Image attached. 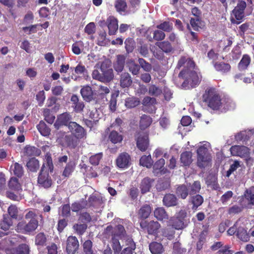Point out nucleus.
<instances>
[{
  "label": "nucleus",
  "mask_w": 254,
  "mask_h": 254,
  "mask_svg": "<svg viewBox=\"0 0 254 254\" xmlns=\"http://www.w3.org/2000/svg\"><path fill=\"white\" fill-rule=\"evenodd\" d=\"M195 66L194 62L188 56H182L178 61L177 68H184L179 74V77L184 79L182 84L183 88H193L199 83L200 80L198 74L194 70Z\"/></svg>",
  "instance_id": "1"
},
{
  "label": "nucleus",
  "mask_w": 254,
  "mask_h": 254,
  "mask_svg": "<svg viewBox=\"0 0 254 254\" xmlns=\"http://www.w3.org/2000/svg\"><path fill=\"white\" fill-rule=\"evenodd\" d=\"M202 101L213 110H218L222 105V99L218 90L212 86L207 87L202 96Z\"/></svg>",
  "instance_id": "2"
},
{
  "label": "nucleus",
  "mask_w": 254,
  "mask_h": 254,
  "mask_svg": "<svg viewBox=\"0 0 254 254\" xmlns=\"http://www.w3.org/2000/svg\"><path fill=\"white\" fill-rule=\"evenodd\" d=\"M197 165L200 168H204L211 161V156L209 153L208 148L205 145H202L197 148Z\"/></svg>",
  "instance_id": "3"
},
{
  "label": "nucleus",
  "mask_w": 254,
  "mask_h": 254,
  "mask_svg": "<svg viewBox=\"0 0 254 254\" xmlns=\"http://www.w3.org/2000/svg\"><path fill=\"white\" fill-rule=\"evenodd\" d=\"M38 226V221L37 219L30 220L28 223L25 221H21L17 224L16 230L18 232L28 234L34 231Z\"/></svg>",
  "instance_id": "4"
},
{
  "label": "nucleus",
  "mask_w": 254,
  "mask_h": 254,
  "mask_svg": "<svg viewBox=\"0 0 254 254\" xmlns=\"http://www.w3.org/2000/svg\"><path fill=\"white\" fill-rule=\"evenodd\" d=\"M105 233L107 235L111 234L112 237L120 239H124L125 241L127 238H131L127 235L125 227L121 224L116 225L114 227L111 225L108 226L105 229Z\"/></svg>",
  "instance_id": "5"
},
{
  "label": "nucleus",
  "mask_w": 254,
  "mask_h": 254,
  "mask_svg": "<svg viewBox=\"0 0 254 254\" xmlns=\"http://www.w3.org/2000/svg\"><path fill=\"white\" fill-rule=\"evenodd\" d=\"M187 213L184 210H180L175 217H171L169 222L171 225L176 230H182L186 227L185 218Z\"/></svg>",
  "instance_id": "6"
},
{
  "label": "nucleus",
  "mask_w": 254,
  "mask_h": 254,
  "mask_svg": "<svg viewBox=\"0 0 254 254\" xmlns=\"http://www.w3.org/2000/svg\"><path fill=\"white\" fill-rule=\"evenodd\" d=\"M247 6V3L244 0H239L237 6L232 10V12L237 20L231 19L233 23L240 24L245 16L244 12Z\"/></svg>",
  "instance_id": "7"
},
{
  "label": "nucleus",
  "mask_w": 254,
  "mask_h": 254,
  "mask_svg": "<svg viewBox=\"0 0 254 254\" xmlns=\"http://www.w3.org/2000/svg\"><path fill=\"white\" fill-rule=\"evenodd\" d=\"M44 168L45 164H43L38 177L37 183L39 186L49 189L52 186L53 181L49 172L45 171Z\"/></svg>",
  "instance_id": "8"
},
{
  "label": "nucleus",
  "mask_w": 254,
  "mask_h": 254,
  "mask_svg": "<svg viewBox=\"0 0 254 254\" xmlns=\"http://www.w3.org/2000/svg\"><path fill=\"white\" fill-rule=\"evenodd\" d=\"M148 133L138 131L135 135L137 147L141 151H145L149 146Z\"/></svg>",
  "instance_id": "9"
},
{
  "label": "nucleus",
  "mask_w": 254,
  "mask_h": 254,
  "mask_svg": "<svg viewBox=\"0 0 254 254\" xmlns=\"http://www.w3.org/2000/svg\"><path fill=\"white\" fill-rule=\"evenodd\" d=\"M139 224L140 227L143 230H146L150 235L157 234L158 229L160 227V225L157 221H151L148 222L145 220H142Z\"/></svg>",
  "instance_id": "10"
},
{
  "label": "nucleus",
  "mask_w": 254,
  "mask_h": 254,
  "mask_svg": "<svg viewBox=\"0 0 254 254\" xmlns=\"http://www.w3.org/2000/svg\"><path fill=\"white\" fill-rule=\"evenodd\" d=\"M116 165L121 169H127L131 165V157L127 152L120 153L116 160Z\"/></svg>",
  "instance_id": "11"
},
{
  "label": "nucleus",
  "mask_w": 254,
  "mask_h": 254,
  "mask_svg": "<svg viewBox=\"0 0 254 254\" xmlns=\"http://www.w3.org/2000/svg\"><path fill=\"white\" fill-rule=\"evenodd\" d=\"M68 129L72 135L79 139L83 138L86 135L84 128L76 122H70L69 124Z\"/></svg>",
  "instance_id": "12"
},
{
  "label": "nucleus",
  "mask_w": 254,
  "mask_h": 254,
  "mask_svg": "<svg viewBox=\"0 0 254 254\" xmlns=\"http://www.w3.org/2000/svg\"><path fill=\"white\" fill-rule=\"evenodd\" d=\"M79 242L75 236H70L66 240V252L67 254H75L79 248Z\"/></svg>",
  "instance_id": "13"
},
{
  "label": "nucleus",
  "mask_w": 254,
  "mask_h": 254,
  "mask_svg": "<svg viewBox=\"0 0 254 254\" xmlns=\"http://www.w3.org/2000/svg\"><path fill=\"white\" fill-rule=\"evenodd\" d=\"M230 150L233 156L247 157L250 155L249 149L245 146L234 145L231 146Z\"/></svg>",
  "instance_id": "14"
},
{
  "label": "nucleus",
  "mask_w": 254,
  "mask_h": 254,
  "mask_svg": "<svg viewBox=\"0 0 254 254\" xmlns=\"http://www.w3.org/2000/svg\"><path fill=\"white\" fill-rule=\"evenodd\" d=\"M154 180L148 177L143 178L139 185V188L142 194H145L150 191Z\"/></svg>",
  "instance_id": "15"
},
{
  "label": "nucleus",
  "mask_w": 254,
  "mask_h": 254,
  "mask_svg": "<svg viewBox=\"0 0 254 254\" xmlns=\"http://www.w3.org/2000/svg\"><path fill=\"white\" fill-rule=\"evenodd\" d=\"M163 203L166 207H173L178 205V199L175 194L172 193L166 194L163 198Z\"/></svg>",
  "instance_id": "16"
},
{
  "label": "nucleus",
  "mask_w": 254,
  "mask_h": 254,
  "mask_svg": "<svg viewBox=\"0 0 254 254\" xmlns=\"http://www.w3.org/2000/svg\"><path fill=\"white\" fill-rule=\"evenodd\" d=\"M80 94L83 99L89 102L94 99V93L92 88L89 85L83 86L80 90Z\"/></svg>",
  "instance_id": "17"
},
{
  "label": "nucleus",
  "mask_w": 254,
  "mask_h": 254,
  "mask_svg": "<svg viewBox=\"0 0 254 254\" xmlns=\"http://www.w3.org/2000/svg\"><path fill=\"white\" fill-rule=\"evenodd\" d=\"M203 197L198 194L191 196L189 200V202L192 205L191 209L193 211H196L198 207L203 203Z\"/></svg>",
  "instance_id": "18"
},
{
  "label": "nucleus",
  "mask_w": 254,
  "mask_h": 254,
  "mask_svg": "<svg viewBox=\"0 0 254 254\" xmlns=\"http://www.w3.org/2000/svg\"><path fill=\"white\" fill-rule=\"evenodd\" d=\"M176 194L177 197L182 199L187 198L189 193V188L185 185H179L176 189Z\"/></svg>",
  "instance_id": "19"
},
{
  "label": "nucleus",
  "mask_w": 254,
  "mask_h": 254,
  "mask_svg": "<svg viewBox=\"0 0 254 254\" xmlns=\"http://www.w3.org/2000/svg\"><path fill=\"white\" fill-rule=\"evenodd\" d=\"M155 45L166 54L170 53L174 50L172 44L168 41L157 42L155 43Z\"/></svg>",
  "instance_id": "20"
},
{
  "label": "nucleus",
  "mask_w": 254,
  "mask_h": 254,
  "mask_svg": "<svg viewBox=\"0 0 254 254\" xmlns=\"http://www.w3.org/2000/svg\"><path fill=\"white\" fill-rule=\"evenodd\" d=\"M126 247L122 251L121 254H133L136 249V245L131 238H127L125 241Z\"/></svg>",
  "instance_id": "21"
},
{
  "label": "nucleus",
  "mask_w": 254,
  "mask_h": 254,
  "mask_svg": "<svg viewBox=\"0 0 254 254\" xmlns=\"http://www.w3.org/2000/svg\"><path fill=\"white\" fill-rule=\"evenodd\" d=\"M70 100L73 104L72 107L75 112L80 113L83 110L85 107L84 104L82 101H79V98L76 95H72Z\"/></svg>",
  "instance_id": "22"
},
{
  "label": "nucleus",
  "mask_w": 254,
  "mask_h": 254,
  "mask_svg": "<svg viewBox=\"0 0 254 254\" xmlns=\"http://www.w3.org/2000/svg\"><path fill=\"white\" fill-rule=\"evenodd\" d=\"M79 139L74 135L69 134L65 136L64 141L67 147L71 149H74L78 144Z\"/></svg>",
  "instance_id": "23"
},
{
  "label": "nucleus",
  "mask_w": 254,
  "mask_h": 254,
  "mask_svg": "<svg viewBox=\"0 0 254 254\" xmlns=\"http://www.w3.org/2000/svg\"><path fill=\"white\" fill-rule=\"evenodd\" d=\"M120 86L122 88L129 87L132 83V78L128 72H123L120 75Z\"/></svg>",
  "instance_id": "24"
},
{
  "label": "nucleus",
  "mask_w": 254,
  "mask_h": 254,
  "mask_svg": "<svg viewBox=\"0 0 254 254\" xmlns=\"http://www.w3.org/2000/svg\"><path fill=\"white\" fill-rule=\"evenodd\" d=\"M192 153L190 151H185L181 153L180 156L181 163L184 166H189L192 163Z\"/></svg>",
  "instance_id": "25"
},
{
  "label": "nucleus",
  "mask_w": 254,
  "mask_h": 254,
  "mask_svg": "<svg viewBox=\"0 0 254 254\" xmlns=\"http://www.w3.org/2000/svg\"><path fill=\"white\" fill-rule=\"evenodd\" d=\"M151 207L149 204H144L139 209L138 212V218L142 220H145L147 218L151 212Z\"/></svg>",
  "instance_id": "26"
},
{
  "label": "nucleus",
  "mask_w": 254,
  "mask_h": 254,
  "mask_svg": "<svg viewBox=\"0 0 254 254\" xmlns=\"http://www.w3.org/2000/svg\"><path fill=\"white\" fill-rule=\"evenodd\" d=\"M216 70L222 73H226L230 71L231 66L229 64L221 62H216L214 64Z\"/></svg>",
  "instance_id": "27"
},
{
  "label": "nucleus",
  "mask_w": 254,
  "mask_h": 254,
  "mask_svg": "<svg viewBox=\"0 0 254 254\" xmlns=\"http://www.w3.org/2000/svg\"><path fill=\"white\" fill-rule=\"evenodd\" d=\"M110 35H115L118 29V21L114 18L110 17L107 20Z\"/></svg>",
  "instance_id": "28"
},
{
  "label": "nucleus",
  "mask_w": 254,
  "mask_h": 254,
  "mask_svg": "<svg viewBox=\"0 0 254 254\" xmlns=\"http://www.w3.org/2000/svg\"><path fill=\"white\" fill-rule=\"evenodd\" d=\"M153 36L150 35L147 36V39L149 42H153V40L158 42L164 40L166 37L164 32L160 30H155L152 31Z\"/></svg>",
  "instance_id": "29"
},
{
  "label": "nucleus",
  "mask_w": 254,
  "mask_h": 254,
  "mask_svg": "<svg viewBox=\"0 0 254 254\" xmlns=\"http://www.w3.org/2000/svg\"><path fill=\"white\" fill-rule=\"evenodd\" d=\"M237 237L241 241L247 242L250 240V236L247 230L244 227L239 226L237 233Z\"/></svg>",
  "instance_id": "30"
},
{
  "label": "nucleus",
  "mask_w": 254,
  "mask_h": 254,
  "mask_svg": "<svg viewBox=\"0 0 254 254\" xmlns=\"http://www.w3.org/2000/svg\"><path fill=\"white\" fill-rule=\"evenodd\" d=\"M71 116L67 112L64 113L58 117L57 122L60 126H68L71 122Z\"/></svg>",
  "instance_id": "31"
},
{
  "label": "nucleus",
  "mask_w": 254,
  "mask_h": 254,
  "mask_svg": "<svg viewBox=\"0 0 254 254\" xmlns=\"http://www.w3.org/2000/svg\"><path fill=\"white\" fill-rule=\"evenodd\" d=\"M251 62V58L248 54H244L240 62L238 64V67L240 70H246L250 65Z\"/></svg>",
  "instance_id": "32"
},
{
  "label": "nucleus",
  "mask_w": 254,
  "mask_h": 254,
  "mask_svg": "<svg viewBox=\"0 0 254 254\" xmlns=\"http://www.w3.org/2000/svg\"><path fill=\"white\" fill-rule=\"evenodd\" d=\"M152 123V119L150 116L144 114L140 117L139 121V127L141 130H144L148 127Z\"/></svg>",
  "instance_id": "33"
},
{
  "label": "nucleus",
  "mask_w": 254,
  "mask_h": 254,
  "mask_svg": "<svg viewBox=\"0 0 254 254\" xmlns=\"http://www.w3.org/2000/svg\"><path fill=\"white\" fill-rule=\"evenodd\" d=\"M149 250L152 254H161L164 252L163 247L160 243L151 242L149 246Z\"/></svg>",
  "instance_id": "34"
},
{
  "label": "nucleus",
  "mask_w": 254,
  "mask_h": 254,
  "mask_svg": "<svg viewBox=\"0 0 254 254\" xmlns=\"http://www.w3.org/2000/svg\"><path fill=\"white\" fill-rule=\"evenodd\" d=\"M154 215L159 221H163L168 219V215L163 207H157L154 211Z\"/></svg>",
  "instance_id": "35"
},
{
  "label": "nucleus",
  "mask_w": 254,
  "mask_h": 254,
  "mask_svg": "<svg viewBox=\"0 0 254 254\" xmlns=\"http://www.w3.org/2000/svg\"><path fill=\"white\" fill-rule=\"evenodd\" d=\"M26 166L30 172H36L39 169V161L34 157L31 158L27 162Z\"/></svg>",
  "instance_id": "36"
},
{
  "label": "nucleus",
  "mask_w": 254,
  "mask_h": 254,
  "mask_svg": "<svg viewBox=\"0 0 254 254\" xmlns=\"http://www.w3.org/2000/svg\"><path fill=\"white\" fill-rule=\"evenodd\" d=\"M76 164L73 161H69L66 165L62 174V176L65 178H68L74 171Z\"/></svg>",
  "instance_id": "37"
},
{
  "label": "nucleus",
  "mask_w": 254,
  "mask_h": 254,
  "mask_svg": "<svg viewBox=\"0 0 254 254\" xmlns=\"http://www.w3.org/2000/svg\"><path fill=\"white\" fill-rule=\"evenodd\" d=\"M125 64V58L123 55H119L117 60L114 64V68L118 72H122L124 68Z\"/></svg>",
  "instance_id": "38"
},
{
  "label": "nucleus",
  "mask_w": 254,
  "mask_h": 254,
  "mask_svg": "<svg viewBox=\"0 0 254 254\" xmlns=\"http://www.w3.org/2000/svg\"><path fill=\"white\" fill-rule=\"evenodd\" d=\"M8 188L12 190L18 191L21 190V185L18 179L11 177L8 183Z\"/></svg>",
  "instance_id": "39"
},
{
  "label": "nucleus",
  "mask_w": 254,
  "mask_h": 254,
  "mask_svg": "<svg viewBox=\"0 0 254 254\" xmlns=\"http://www.w3.org/2000/svg\"><path fill=\"white\" fill-rule=\"evenodd\" d=\"M202 22L201 18L191 17L189 24L193 30L199 31L200 29H202Z\"/></svg>",
  "instance_id": "40"
},
{
  "label": "nucleus",
  "mask_w": 254,
  "mask_h": 254,
  "mask_svg": "<svg viewBox=\"0 0 254 254\" xmlns=\"http://www.w3.org/2000/svg\"><path fill=\"white\" fill-rule=\"evenodd\" d=\"M37 128L40 133L44 136H47L50 134L51 129L43 121H41L37 126Z\"/></svg>",
  "instance_id": "41"
},
{
  "label": "nucleus",
  "mask_w": 254,
  "mask_h": 254,
  "mask_svg": "<svg viewBox=\"0 0 254 254\" xmlns=\"http://www.w3.org/2000/svg\"><path fill=\"white\" fill-rule=\"evenodd\" d=\"M11 169L13 174L18 178H21L24 174V170L22 166L18 163H15L11 166Z\"/></svg>",
  "instance_id": "42"
},
{
  "label": "nucleus",
  "mask_w": 254,
  "mask_h": 254,
  "mask_svg": "<svg viewBox=\"0 0 254 254\" xmlns=\"http://www.w3.org/2000/svg\"><path fill=\"white\" fill-rule=\"evenodd\" d=\"M109 139L114 144L120 143L123 139L122 135L120 134L117 131H112L109 135Z\"/></svg>",
  "instance_id": "43"
},
{
  "label": "nucleus",
  "mask_w": 254,
  "mask_h": 254,
  "mask_svg": "<svg viewBox=\"0 0 254 254\" xmlns=\"http://www.w3.org/2000/svg\"><path fill=\"white\" fill-rule=\"evenodd\" d=\"M47 238L45 234L40 232L37 234L35 237V243L37 246L44 247L46 245Z\"/></svg>",
  "instance_id": "44"
},
{
  "label": "nucleus",
  "mask_w": 254,
  "mask_h": 254,
  "mask_svg": "<svg viewBox=\"0 0 254 254\" xmlns=\"http://www.w3.org/2000/svg\"><path fill=\"white\" fill-rule=\"evenodd\" d=\"M74 72L77 74H82L85 79H87L89 77L88 70L84 65L79 63L74 68Z\"/></svg>",
  "instance_id": "45"
},
{
  "label": "nucleus",
  "mask_w": 254,
  "mask_h": 254,
  "mask_svg": "<svg viewBox=\"0 0 254 254\" xmlns=\"http://www.w3.org/2000/svg\"><path fill=\"white\" fill-rule=\"evenodd\" d=\"M114 75L112 69L102 71V80L103 82H109L114 78Z\"/></svg>",
  "instance_id": "46"
},
{
  "label": "nucleus",
  "mask_w": 254,
  "mask_h": 254,
  "mask_svg": "<svg viewBox=\"0 0 254 254\" xmlns=\"http://www.w3.org/2000/svg\"><path fill=\"white\" fill-rule=\"evenodd\" d=\"M140 101L137 98L128 97L125 100V106L127 108H133L139 104Z\"/></svg>",
  "instance_id": "47"
},
{
  "label": "nucleus",
  "mask_w": 254,
  "mask_h": 254,
  "mask_svg": "<svg viewBox=\"0 0 254 254\" xmlns=\"http://www.w3.org/2000/svg\"><path fill=\"white\" fill-rule=\"evenodd\" d=\"M25 152L26 155L29 156H38L40 155L41 152L40 149L35 146H28L25 147Z\"/></svg>",
  "instance_id": "48"
},
{
  "label": "nucleus",
  "mask_w": 254,
  "mask_h": 254,
  "mask_svg": "<svg viewBox=\"0 0 254 254\" xmlns=\"http://www.w3.org/2000/svg\"><path fill=\"white\" fill-rule=\"evenodd\" d=\"M139 162L141 165L148 168H151L153 164V161L150 155L148 156L143 155L140 158Z\"/></svg>",
  "instance_id": "49"
},
{
  "label": "nucleus",
  "mask_w": 254,
  "mask_h": 254,
  "mask_svg": "<svg viewBox=\"0 0 254 254\" xmlns=\"http://www.w3.org/2000/svg\"><path fill=\"white\" fill-rule=\"evenodd\" d=\"M156 27L163 32H170L173 29V24L169 21H164L157 25Z\"/></svg>",
  "instance_id": "50"
},
{
  "label": "nucleus",
  "mask_w": 254,
  "mask_h": 254,
  "mask_svg": "<svg viewBox=\"0 0 254 254\" xmlns=\"http://www.w3.org/2000/svg\"><path fill=\"white\" fill-rule=\"evenodd\" d=\"M162 93V89L155 85L152 84L149 86L148 94L152 96L158 97Z\"/></svg>",
  "instance_id": "51"
},
{
  "label": "nucleus",
  "mask_w": 254,
  "mask_h": 254,
  "mask_svg": "<svg viewBox=\"0 0 254 254\" xmlns=\"http://www.w3.org/2000/svg\"><path fill=\"white\" fill-rule=\"evenodd\" d=\"M244 195L249 203L254 205V187H253L247 190Z\"/></svg>",
  "instance_id": "52"
},
{
  "label": "nucleus",
  "mask_w": 254,
  "mask_h": 254,
  "mask_svg": "<svg viewBox=\"0 0 254 254\" xmlns=\"http://www.w3.org/2000/svg\"><path fill=\"white\" fill-rule=\"evenodd\" d=\"M165 163L164 159L161 158L157 161L153 165V173L154 174H158L159 172L162 174V171L161 169L163 168Z\"/></svg>",
  "instance_id": "53"
},
{
  "label": "nucleus",
  "mask_w": 254,
  "mask_h": 254,
  "mask_svg": "<svg viewBox=\"0 0 254 254\" xmlns=\"http://www.w3.org/2000/svg\"><path fill=\"white\" fill-rule=\"evenodd\" d=\"M115 6L118 12L122 13L126 11L127 8V4L124 0H116Z\"/></svg>",
  "instance_id": "54"
},
{
  "label": "nucleus",
  "mask_w": 254,
  "mask_h": 254,
  "mask_svg": "<svg viewBox=\"0 0 254 254\" xmlns=\"http://www.w3.org/2000/svg\"><path fill=\"white\" fill-rule=\"evenodd\" d=\"M189 193L190 195L196 194L199 192L201 189L200 183L199 181H194L192 185L190 186Z\"/></svg>",
  "instance_id": "55"
},
{
  "label": "nucleus",
  "mask_w": 254,
  "mask_h": 254,
  "mask_svg": "<svg viewBox=\"0 0 254 254\" xmlns=\"http://www.w3.org/2000/svg\"><path fill=\"white\" fill-rule=\"evenodd\" d=\"M43 116L45 120L49 124H52L55 119V117L51 113L49 109H44L43 111Z\"/></svg>",
  "instance_id": "56"
},
{
  "label": "nucleus",
  "mask_w": 254,
  "mask_h": 254,
  "mask_svg": "<svg viewBox=\"0 0 254 254\" xmlns=\"http://www.w3.org/2000/svg\"><path fill=\"white\" fill-rule=\"evenodd\" d=\"M93 244L91 240L85 241L83 244V252L85 254H93Z\"/></svg>",
  "instance_id": "57"
},
{
  "label": "nucleus",
  "mask_w": 254,
  "mask_h": 254,
  "mask_svg": "<svg viewBox=\"0 0 254 254\" xmlns=\"http://www.w3.org/2000/svg\"><path fill=\"white\" fill-rule=\"evenodd\" d=\"M120 238L112 237V246L115 253H119L121 251L122 247L119 242Z\"/></svg>",
  "instance_id": "58"
},
{
  "label": "nucleus",
  "mask_w": 254,
  "mask_h": 254,
  "mask_svg": "<svg viewBox=\"0 0 254 254\" xmlns=\"http://www.w3.org/2000/svg\"><path fill=\"white\" fill-rule=\"evenodd\" d=\"M128 69L133 75H137L139 73L140 69L139 64H135L134 62H131L128 64Z\"/></svg>",
  "instance_id": "59"
},
{
  "label": "nucleus",
  "mask_w": 254,
  "mask_h": 254,
  "mask_svg": "<svg viewBox=\"0 0 254 254\" xmlns=\"http://www.w3.org/2000/svg\"><path fill=\"white\" fill-rule=\"evenodd\" d=\"M12 224V222L10 218L4 217L0 224V228L3 230L6 231L9 229Z\"/></svg>",
  "instance_id": "60"
},
{
  "label": "nucleus",
  "mask_w": 254,
  "mask_h": 254,
  "mask_svg": "<svg viewBox=\"0 0 254 254\" xmlns=\"http://www.w3.org/2000/svg\"><path fill=\"white\" fill-rule=\"evenodd\" d=\"M102 157V152L95 154L89 158V162L93 165H98Z\"/></svg>",
  "instance_id": "61"
},
{
  "label": "nucleus",
  "mask_w": 254,
  "mask_h": 254,
  "mask_svg": "<svg viewBox=\"0 0 254 254\" xmlns=\"http://www.w3.org/2000/svg\"><path fill=\"white\" fill-rule=\"evenodd\" d=\"M169 187L170 183L167 180H160L156 185V189L159 191L167 190Z\"/></svg>",
  "instance_id": "62"
},
{
  "label": "nucleus",
  "mask_w": 254,
  "mask_h": 254,
  "mask_svg": "<svg viewBox=\"0 0 254 254\" xmlns=\"http://www.w3.org/2000/svg\"><path fill=\"white\" fill-rule=\"evenodd\" d=\"M205 242L206 235L204 232H202L199 235L198 241L196 244V249L198 251L201 250Z\"/></svg>",
  "instance_id": "63"
},
{
  "label": "nucleus",
  "mask_w": 254,
  "mask_h": 254,
  "mask_svg": "<svg viewBox=\"0 0 254 254\" xmlns=\"http://www.w3.org/2000/svg\"><path fill=\"white\" fill-rule=\"evenodd\" d=\"M126 49L127 53L132 52L134 49L135 43L133 39L127 38L125 42Z\"/></svg>",
  "instance_id": "64"
}]
</instances>
